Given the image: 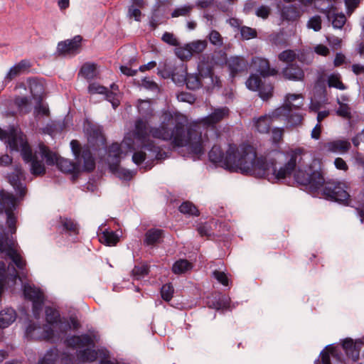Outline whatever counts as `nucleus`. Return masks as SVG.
Segmentation results:
<instances>
[{"label":"nucleus","instance_id":"nucleus-21","mask_svg":"<svg viewBox=\"0 0 364 364\" xmlns=\"http://www.w3.org/2000/svg\"><path fill=\"white\" fill-rule=\"evenodd\" d=\"M22 289L24 298L26 300L33 301L44 296L43 292L40 288L31 285L28 283L23 284Z\"/></svg>","mask_w":364,"mask_h":364},{"label":"nucleus","instance_id":"nucleus-32","mask_svg":"<svg viewBox=\"0 0 364 364\" xmlns=\"http://www.w3.org/2000/svg\"><path fill=\"white\" fill-rule=\"evenodd\" d=\"M77 358L82 362H94L98 357V353L95 349L85 348L78 352Z\"/></svg>","mask_w":364,"mask_h":364},{"label":"nucleus","instance_id":"nucleus-41","mask_svg":"<svg viewBox=\"0 0 364 364\" xmlns=\"http://www.w3.org/2000/svg\"><path fill=\"white\" fill-rule=\"evenodd\" d=\"M263 82L259 75L251 74L246 80L245 84L250 90L257 91L259 90V87L262 85Z\"/></svg>","mask_w":364,"mask_h":364},{"label":"nucleus","instance_id":"nucleus-57","mask_svg":"<svg viewBox=\"0 0 364 364\" xmlns=\"http://www.w3.org/2000/svg\"><path fill=\"white\" fill-rule=\"evenodd\" d=\"M104 95L105 97V100L112 104L114 109H116L120 105V101L117 95L109 90L108 88H107L106 92L104 93Z\"/></svg>","mask_w":364,"mask_h":364},{"label":"nucleus","instance_id":"nucleus-15","mask_svg":"<svg viewBox=\"0 0 364 364\" xmlns=\"http://www.w3.org/2000/svg\"><path fill=\"white\" fill-rule=\"evenodd\" d=\"M57 228L61 233L65 232L69 235H77L79 234L77 223L70 218L60 215Z\"/></svg>","mask_w":364,"mask_h":364},{"label":"nucleus","instance_id":"nucleus-63","mask_svg":"<svg viewBox=\"0 0 364 364\" xmlns=\"http://www.w3.org/2000/svg\"><path fill=\"white\" fill-rule=\"evenodd\" d=\"M210 42L215 46H222L223 39L220 33L216 30H212L208 36Z\"/></svg>","mask_w":364,"mask_h":364},{"label":"nucleus","instance_id":"nucleus-34","mask_svg":"<svg viewBox=\"0 0 364 364\" xmlns=\"http://www.w3.org/2000/svg\"><path fill=\"white\" fill-rule=\"evenodd\" d=\"M178 210L184 215H188L191 216L200 215V211L198 208L189 200L183 202L178 207Z\"/></svg>","mask_w":364,"mask_h":364},{"label":"nucleus","instance_id":"nucleus-35","mask_svg":"<svg viewBox=\"0 0 364 364\" xmlns=\"http://www.w3.org/2000/svg\"><path fill=\"white\" fill-rule=\"evenodd\" d=\"M228 110L226 109H218L212 112L205 119V122L208 125H215L220 122L228 113Z\"/></svg>","mask_w":364,"mask_h":364},{"label":"nucleus","instance_id":"nucleus-27","mask_svg":"<svg viewBox=\"0 0 364 364\" xmlns=\"http://www.w3.org/2000/svg\"><path fill=\"white\" fill-rule=\"evenodd\" d=\"M330 354L335 358L339 359L341 355V352L337 348V347L333 346V345L327 346L324 350H323L321 353V362L323 364H331Z\"/></svg>","mask_w":364,"mask_h":364},{"label":"nucleus","instance_id":"nucleus-40","mask_svg":"<svg viewBox=\"0 0 364 364\" xmlns=\"http://www.w3.org/2000/svg\"><path fill=\"white\" fill-rule=\"evenodd\" d=\"M303 119L302 114L293 112V109H291V112H288L286 117L287 127H296L301 124Z\"/></svg>","mask_w":364,"mask_h":364},{"label":"nucleus","instance_id":"nucleus-31","mask_svg":"<svg viewBox=\"0 0 364 364\" xmlns=\"http://www.w3.org/2000/svg\"><path fill=\"white\" fill-rule=\"evenodd\" d=\"M192 264L185 259H180L176 261L172 266V272L176 274L186 273L192 268Z\"/></svg>","mask_w":364,"mask_h":364},{"label":"nucleus","instance_id":"nucleus-26","mask_svg":"<svg viewBox=\"0 0 364 364\" xmlns=\"http://www.w3.org/2000/svg\"><path fill=\"white\" fill-rule=\"evenodd\" d=\"M39 149L41 156L46 159V164L48 166H53L57 164L58 159L60 157V156H58L56 153L50 151L49 147L43 144H41L39 145Z\"/></svg>","mask_w":364,"mask_h":364},{"label":"nucleus","instance_id":"nucleus-18","mask_svg":"<svg viewBox=\"0 0 364 364\" xmlns=\"http://www.w3.org/2000/svg\"><path fill=\"white\" fill-rule=\"evenodd\" d=\"M280 16L283 21L293 22L299 18L301 11L299 7L296 5H284L281 9Z\"/></svg>","mask_w":364,"mask_h":364},{"label":"nucleus","instance_id":"nucleus-50","mask_svg":"<svg viewBox=\"0 0 364 364\" xmlns=\"http://www.w3.org/2000/svg\"><path fill=\"white\" fill-rule=\"evenodd\" d=\"M245 64V59L241 56H231L230 58H227L226 65L228 68H242V65Z\"/></svg>","mask_w":364,"mask_h":364},{"label":"nucleus","instance_id":"nucleus-51","mask_svg":"<svg viewBox=\"0 0 364 364\" xmlns=\"http://www.w3.org/2000/svg\"><path fill=\"white\" fill-rule=\"evenodd\" d=\"M215 70H205V79L209 80V82H207L208 84H211L213 86H216L218 87H222V82L220 80L219 77L215 75Z\"/></svg>","mask_w":364,"mask_h":364},{"label":"nucleus","instance_id":"nucleus-6","mask_svg":"<svg viewBox=\"0 0 364 364\" xmlns=\"http://www.w3.org/2000/svg\"><path fill=\"white\" fill-rule=\"evenodd\" d=\"M181 79H176V74L172 75V80L177 84L186 83L188 89L195 90L204 85L205 70H198V74H188V70H180Z\"/></svg>","mask_w":364,"mask_h":364},{"label":"nucleus","instance_id":"nucleus-4","mask_svg":"<svg viewBox=\"0 0 364 364\" xmlns=\"http://www.w3.org/2000/svg\"><path fill=\"white\" fill-rule=\"evenodd\" d=\"M82 37L76 35L70 39L58 43L54 55L58 58H70L79 54L82 50Z\"/></svg>","mask_w":364,"mask_h":364},{"label":"nucleus","instance_id":"nucleus-56","mask_svg":"<svg viewBox=\"0 0 364 364\" xmlns=\"http://www.w3.org/2000/svg\"><path fill=\"white\" fill-rule=\"evenodd\" d=\"M252 68H271L269 60L261 57L252 58Z\"/></svg>","mask_w":364,"mask_h":364},{"label":"nucleus","instance_id":"nucleus-54","mask_svg":"<svg viewBox=\"0 0 364 364\" xmlns=\"http://www.w3.org/2000/svg\"><path fill=\"white\" fill-rule=\"evenodd\" d=\"M59 357V351L57 347L53 346L50 348L44 355L42 358L44 360L49 361L53 364H55L58 358Z\"/></svg>","mask_w":364,"mask_h":364},{"label":"nucleus","instance_id":"nucleus-14","mask_svg":"<svg viewBox=\"0 0 364 364\" xmlns=\"http://www.w3.org/2000/svg\"><path fill=\"white\" fill-rule=\"evenodd\" d=\"M17 205V199L12 193L0 191V214L7 213V210L14 211Z\"/></svg>","mask_w":364,"mask_h":364},{"label":"nucleus","instance_id":"nucleus-64","mask_svg":"<svg viewBox=\"0 0 364 364\" xmlns=\"http://www.w3.org/2000/svg\"><path fill=\"white\" fill-rule=\"evenodd\" d=\"M346 21V16L343 14H334L333 15L332 25L335 28H341Z\"/></svg>","mask_w":364,"mask_h":364},{"label":"nucleus","instance_id":"nucleus-25","mask_svg":"<svg viewBox=\"0 0 364 364\" xmlns=\"http://www.w3.org/2000/svg\"><path fill=\"white\" fill-rule=\"evenodd\" d=\"M134 135L139 140H144L150 136L149 129L147 127V122L139 119L136 121L135 130Z\"/></svg>","mask_w":364,"mask_h":364},{"label":"nucleus","instance_id":"nucleus-55","mask_svg":"<svg viewBox=\"0 0 364 364\" xmlns=\"http://www.w3.org/2000/svg\"><path fill=\"white\" fill-rule=\"evenodd\" d=\"M45 296L32 301V311L36 318H38L44 304Z\"/></svg>","mask_w":364,"mask_h":364},{"label":"nucleus","instance_id":"nucleus-37","mask_svg":"<svg viewBox=\"0 0 364 364\" xmlns=\"http://www.w3.org/2000/svg\"><path fill=\"white\" fill-rule=\"evenodd\" d=\"M210 307L217 309V310H223L227 309L230 306L229 300L225 296L222 295H218L213 297V299L209 301Z\"/></svg>","mask_w":364,"mask_h":364},{"label":"nucleus","instance_id":"nucleus-17","mask_svg":"<svg viewBox=\"0 0 364 364\" xmlns=\"http://www.w3.org/2000/svg\"><path fill=\"white\" fill-rule=\"evenodd\" d=\"M7 144L11 151H19L22 141L26 140V136L21 133L18 134L14 126H11L9 130V136L6 137Z\"/></svg>","mask_w":364,"mask_h":364},{"label":"nucleus","instance_id":"nucleus-42","mask_svg":"<svg viewBox=\"0 0 364 364\" xmlns=\"http://www.w3.org/2000/svg\"><path fill=\"white\" fill-rule=\"evenodd\" d=\"M31 172L34 176H43L46 173V167L42 161L38 157L31 162Z\"/></svg>","mask_w":364,"mask_h":364},{"label":"nucleus","instance_id":"nucleus-23","mask_svg":"<svg viewBox=\"0 0 364 364\" xmlns=\"http://www.w3.org/2000/svg\"><path fill=\"white\" fill-rule=\"evenodd\" d=\"M17 314L12 308H6L0 312V328H6L15 321Z\"/></svg>","mask_w":364,"mask_h":364},{"label":"nucleus","instance_id":"nucleus-29","mask_svg":"<svg viewBox=\"0 0 364 364\" xmlns=\"http://www.w3.org/2000/svg\"><path fill=\"white\" fill-rule=\"evenodd\" d=\"M299 109V107L294 105L291 102H285L282 106L275 109L272 114L270 115L272 117V121L274 119H279L281 117H287L288 112H291V109Z\"/></svg>","mask_w":364,"mask_h":364},{"label":"nucleus","instance_id":"nucleus-22","mask_svg":"<svg viewBox=\"0 0 364 364\" xmlns=\"http://www.w3.org/2000/svg\"><path fill=\"white\" fill-rule=\"evenodd\" d=\"M351 147L350 141L348 140H334L332 141L327 142L325 144V148L332 152H348Z\"/></svg>","mask_w":364,"mask_h":364},{"label":"nucleus","instance_id":"nucleus-28","mask_svg":"<svg viewBox=\"0 0 364 364\" xmlns=\"http://www.w3.org/2000/svg\"><path fill=\"white\" fill-rule=\"evenodd\" d=\"M150 272V265L146 262H141L140 264L134 265L131 272V277L134 280H140L146 276H148Z\"/></svg>","mask_w":364,"mask_h":364},{"label":"nucleus","instance_id":"nucleus-59","mask_svg":"<svg viewBox=\"0 0 364 364\" xmlns=\"http://www.w3.org/2000/svg\"><path fill=\"white\" fill-rule=\"evenodd\" d=\"M139 141L141 142V148L151 152L153 155L159 147L155 144L153 140L149 139V136Z\"/></svg>","mask_w":364,"mask_h":364},{"label":"nucleus","instance_id":"nucleus-16","mask_svg":"<svg viewBox=\"0 0 364 364\" xmlns=\"http://www.w3.org/2000/svg\"><path fill=\"white\" fill-rule=\"evenodd\" d=\"M164 237L165 234L163 230L155 228H150L145 232L144 245L156 246L163 242Z\"/></svg>","mask_w":364,"mask_h":364},{"label":"nucleus","instance_id":"nucleus-46","mask_svg":"<svg viewBox=\"0 0 364 364\" xmlns=\"http://www.w3.org/2000/svg\"><path fill=\"white\" fill-rule=\"evenodd\" d=\"M7 213H5L6 215V225L8 226L11 234H15L17 230V217L14 211L9 210H7Z\"/></svg>","mask_w":364,"mask_h":364},{"label":"nucleus","instance_id":"nucleus-2","mask_svg":"<svg viewBox=\"0 0 364 364\" xmlns=\"http://www.w3.org/2000/svg\"><path fill=\"white\" fill-rule=\"evenodd\" d=\"M296 149H299L300 151L296 158V166L294 170L285 178L277 180L274 183H277L282 179L287 178V177H290L292 173L295 171L294 178L297 185L301 186L302 189L305 190L308 193L312 194L317 193L326 181L323 173L321 170H316L312 166H309L305 169L301 168L300 162L301 160L303 149L301 148H296L289 151L287 153V155L289 156V159H291V153ZM289 161V160H288L287 162Z\"/></svg>","mask_w":364,"mask_h":364},{"label":"nucleus","instance_id":"nucleus-58","mask_svg":"<svg viewBox=\"0 0 364 364\" xmlns=\"http://www.w3.org/2000/svg\"><path fill=\"white\" fill-rule=\"evenodd\" d=\"M106 87L96 82H90L87 87V92L90 95L100 94L104 95L107 90Z\"/></svg>","mask_w":364,"mask_h":364},{"label":"nucleus","instance_id":"nucleus-52","mask_svg":"<svg viewBox=\"0 0 364 364\" xmlns=\"http://www.w3.org/2000/svg\"><path fill=\"white\" fill-rule=\"evenodd\" d=\"M99 76V70H80L78 73V77L85 78L90 83L91 80L98 78Z\"/></svg>","mask_w":364,"mask_h":364},{"label":"nucleus","instance_id":"nucleus-38","mask_svg":"<svg viewBox=\"0 0 364 364\" xmlns=\"http://www.w3.org/2000/svg\"><path fill=\"white\" fill-rule=\"evenodd\" d=\"M137 109L139 113L144 117L153 116L154 110L148 100H139L137 102Z\"/></svg>","mask_w":364,"mask_h":364},{"label":"nucleus","instance_id":"nucleus-7","mask_svg":"<svg viewBox=\"0 0 364 364\" xmlns=\"http://www.w3.org/2000/svg\"><path fill=\"white\" fill-rule=\"evenodd\" d=\"M85 132L89 143L95 149L99 150L106 147L107 139L102 126L88 122Z\"/></svg>","mask_w":364,"mask_h":364},{"label":"nucleus","instance_id":"nucleus-20","mask_svg":"<svg viewBox=\"0 0 364 364\" xmlns=\"http://www.w3.org/2000/svg\"><path fill=\"white\" fill-rule=\"evenodd\" d=\"M272 122V117L270 115H263L257 119H254L255 127L257 131L261 134L269 133Z\"/></svg>","mask_w":364,"mask_h":364},{"label":"nucleus","instance_id":"nucleus-9","mask_svg":"<svg viewBox=\"0 0 364 364\" xmlns=\"http://www.w3.org/2000/svg\"><path fill=\"white\" fill-rule=\"evenodd\" d=\"M95 336L83 333L73 335L65 338L64 343L70 348H83L85 347L94 348L95 346Z\"/></svg>","mask_w":364,"mask_h":364},{"label":"nucleus","instance_id":"nucleus-36","mask_svg":"<svg viewBox=\"0 0 364 364\" xmlns=\"http://www.w3.org/2000/svg\"><path fill=\"white\" fill-rule=\"evenodd\" d=\"M21 146L20 147L21 155L22 156L23 160L26 163H29L33 161L34 159L37 157L36 154H33L31 146L28 142L27 139L24 141H22Z\"/></svg>","mask_w":364,"mask_h":364},{"label":"nucleus","instance_id":"nucleus-10","mask_svg":"<svg viewBox=\"0 0 364 364\" xmlns=\"http://www.w3.org/2000/svg\"><path fill=\"white\" fill-rule=\"evenodd\" d=\"M8 181L14 187L16 192L22 198L27 193V188L25 185L21 182L22 180L25 179L24 173L20 165H16L14 171L8 175Z\"/></svg>","mask_w":364,"mask_h":364},{"label":"nucleus","instance_id":"nucleus-61","mask_svg":"<svg viewBox=\"0 0 364 364\" xmlns=\"http://www.w3.org/2000/svg\"><path fill=\"white\" fill-rule=\"evenodd\" d=\"M240 34L242 38L245 40H249L251 38H256L257 36V31L255 28L242 26L240 28Z\"/></svg>","mask_w":364,"mask_h":364},{"label":"nucleus","instance_id":"nucleus-45","mask_svg":"<svg viewBox=\"0 0 364 364\" xmlns=\"http://www.w3.org/2000/svg\"><path fill=\"white\" fill-rule=\"evenodd\" d=\"M174 293V288L171 283H166L163 284L160 289V294L164 301L169 302L173 298Z\"/></svg>","mask_w":364,"mask_h":364},{"label":"nucleus","instance_id":"nucleus-24","mask_svg":"<svg viewBox=\"0 0 364 364\" xmlns=\"http://www.w3.org/2000/svg\"><path fill=\"white\" fill-rule=\"evenodd\" d=\"M100 230H102V234L98 235L100 242L107 246H114L119 241L118 235L113 230L109 229L102 230V228H100Z\"/></svg>","mask_w":364,"mask_h":364},{"label":"nucleus","instance_id":"nucleus-60","mask_svg":"<svg viewBox=\"0 0 364 364\" xmlns=\"http://www.w3.org/2000/svg\"><path fill=\"white\" fill-rule=\"evenodd\" d=\"M176 54L182 60H187L191 58L193 53H191L188 45H186L184 47L179 48L176 50Z\"/></svg>","mask_w":364,"mask_h":364},{"label":"nucleus","instance_id":"nucleus-43","mask_svg":"<svg viewBox=\"0 0 364 364\" xmlns=\"http://www.w3.org/2000/svg\"><path fill=\"white\" fill-rule=\"evenodd\" d=\"M296 58V50L291 49L283 50L278 55L279 60L287 64L288 65H290Z\"/></svg>","mask_w":364,"mask_h":364},{"label":"nucleus","instance_id":"nucleus-62","mask_svg":"<svg viewBox=\"0 0 364 364\" xmlns=\"http://www.w3.org/2000/svg\"><path fill=\"white\" fill-rule=\"evenodd\" d=\"M321 18L316 15L309 18L307 22V26L309 28H312L314 31H318L321 29Z\"/></svg>","mask_w":364,"mask_h":364},{"label":"nucleus","instance_id":"nucleus-11","mask_svg":"<svg viewBox=\"0 0 364 364\" xmlns=\"http://www.w3.org/2000/svg\"><path fill=\"white\" fill-rule=\"evenodd\" d=\"M364 341L362 339H356L355 341L351 338H346L342 341V348L348 358L353 361H357L360 357V351Z\"/></svg>","mask_w":364,"mask_h":364},{"label":"nucleus","instance_id":"nucleus-33","mask_svg":"<svg viewBox=\"0 0 364 364\" xmlns=\"http://www.w3.org/2000/svg\"><path fill=\"white\" fill-rule=\"evenodd\" d=\"M80 164L79 161L74 162L69 159L60 157L56 164L58 168L63 173H68L73 171L76 166Z\"/></svg>","mask_w":364,"mask_h":364},{"label":"nucleus","instance_id":"nucleus-48","mask_svg":"<svg viewBox=\"0 0 364 364\" xmlns=\"http://www.w3.org/2000/svg\"><path fill=\"white\" fill-rule=\"evenodd\" d=\"M269 41L274 46L278 47L287 46V41L283 33H275L269 36Z\"/></svg>","mask_w":364,"mask_h":364},{"label":"nucleus","instance_id":"nucleus-1","mask_svg":"<svg viewBox=\"0 0 364 364\" xmlns=\"http://www.w3.org/2000/svg\"><path fill=\"white\" fill-rule=\"evenodd\" d=\"M299 151V149L293 151L289 161L279 170L275 159H268L264 156L258 157L255 148L248 144H243L240 147L230 144L225 155L220 146L214 145L208 153V158L210 162L230 173H240L274 182L291 173L295 168Z\"/></svg>","mask_w":364,"mask_h":364},{"label":"nucleus","instance_id":"nucleus-47","mask_svg":"<svg viewBox=\"0 0 364 364\" xmlns=\"http://www.w3.org/2000/svg\"><path fill=\"white\" fill-rule=\"evenodd\" d=\"M154 158L146 162L144 168L146 170H150L154 165V161H161L168 157V154L166 151H164L159 146L156 151Z\"/></svg>","mask_w":364,"mask_h":364},{"label":"nucleus","instance_id":"nucleus-39","mask_svg":"<svg viewBox=\"0 0 364 364\" xmlns=\"http://www.w3.org/2000/svg\"><path fill=\"white\" fill-rule=\"evenodd\" d=\"M285 79L293 81H301L304 78V70H282Z\"/></svg>","mask_w":364,"mask_h":364},{"label":"nucleus","instance_id":"nucleus-3","mask_svg":"<svg viewBox=\"0 0 364 364\" xmlns=\"http://www.w3.org/2000/svg\"><path fill=\"white\" fill-rule=\"evenodd\" d=\"M321 195L327 200L348 205L351 201L350 196L347 191L346 183L339 181L328 180L322 186Z\"/></svg>","mask_w":364,"mask_h":364},{"label":"nucleus","instance_id":"nucleus-30","mask_svg":"<svg viewBox=\"0 0 364 364\" xmlns=\"http://www.w3.org/2000/svg\"><path fill=\"white\" fill-rule=\"evenodd\" d=\"M45 314L46 322L52 326H55V324L60 321L61 316L59 311L52 306H46Z\"/></svg>","mask_w":364,"mask_h":364},{"label":"nucleus","instance_id":"nucleus-44","mask_svg":"<svg viewBox=\"0 0 364 364\" xmlns=\"http://www.w3.org/2000/svg\"><path fill=\"white\" fill-rule=\"evenodd\" d=\"M259 97L264 101L269 100L273 96L274 87L272 84H265L264 82L262 85L257 90Z\"/></svg>","mask_w":364,"mask_h":364},{"label":"nucleus","instance_id":"nucleus-12","mask_svg":"<svg viewBox=\"0 0 364 364\" xmlns=\"http://www.w3.org/2000/svg\"><path fill=\"white\" fill-rule=\"evenodd\" d=\"M227 53L222 50L214 51L211 54H205L202 56L200 63L205 68H213L215 66H223L227 63Z\"/></svg>","mask_w":364,"mask_h":364},{"label":"nucleus","instance_id":"nucleus-8","mask_svg":"<svg viewBox=\"0 0 364 364\" xmlns=\"http://www.w3.org/2000/svg\"><path fill=\"white\" fill-rule=\"evenodd\" d=\"M185 146H188L192 154L202 155L204 153L202 134L196 124H191L187 128Z\"/></svg>","mask_w":364,"mask_h":364},{"label":"nucleus","instance_id":"nucleus-53","mask_svg":"<svg viewBox=\"0 0 364 364\" xmlns=\"http://www.w3.org/2000/svg\"><path fill=\"white\" fill-rule=\"evenodd\" d=\"M188 45L193 55L194 53L198 54L202 53L207 47L205 41H196Z\"/></svg>","mask_w":364,"mask_h":364},{"label":"nucleus","instance_id":"nucleus-13","mask_svg":"<svg viewBox=\"0 0 364 364\" xmlns=\"http://www.w3.org/2000/svg\"><path fill=\"white\" fill-rule=\"evenodd\" d=\"M171 134L172 144L174 147H183L186 144V129L185 125L182 122L177 121L172 130L170 129Z\"/></svg>","mask_w":364,"mask_h":364},{"label":"nucleus","instance_id":"nucleus-19","mask_svg":"<svg viewBox=\"0 0 364 364\" xmlns=\"http://www.w3.org/2000/svg\"><path fill=\"white\" fill-rule=\"evenodd\" d=\"M150 135L155 139H161L164 141H169L171 139V134L170 135V129L166 122H162L159 127H150Z\"/></svg>","mask_w":364,"mask_h":364},{"label":"nucleus","instance_id":"nucleus-5","mask_svg":"<svg viewBox=\"0 0 364 364\" xmlns=\"http://www.w3.org/2000/svg\"><path fill=\"white\" fill-rule=\"evenodd\" d=\"M70 147L76 161L81 162L83 159V171L87 173L92 172L95 168V161L88 145L83 147L77 139L70 141Z\"/></svg>","mask_w":364,"mask_h":364},{"label":"nucleus","instance_id":"nucleus-49","mask_svg":"<svg viewBox=\"0 0 364 364\" xmlns=\"http://www.w3.org/2000/svg\"><path fill=\"white\" fill-rule=\"evenodd\" d=\"M328 84L330 87H335L341 90L346 88V86L341 82L339 74H332L328 77Z\"/></svg>","mask_w":364,"mask_h":364}]
</instances>
